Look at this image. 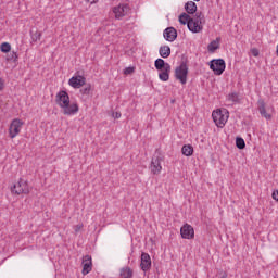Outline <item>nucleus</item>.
Here are the masks:
<instances>
[{
    "instance_id": "1",
    "label": "nucleus",
    "mask_w": 278,
    "mask_h": 278,
    "mask_svg": "<svg viewBox=\"0 0 278 278\" xmlns=\"http://www.w3.org/2000/svg\"><path fill=\"white\" fill-rule=\"evenodd\" d=\"M55 102L63 110L65 116H73L79 112V105L77 103H71V96L65 90L56 93Z\"/></svg>"
},
{
    "instance_id": "2",
    "label": "nucleus",
    "mask_w": 278,
    "mask_h": 278,
    "mask_svg": "<svg viewBox=\"0 0 278 278\" xmlns=\"http://www.w3.org/2000/svg\"><path fill=\"white\" fill-rule=\"evenodd\" d=\"M212 118L216 127L223 129V127H225L227 121L229 119V111L217 109L216 111H213Z\"/></svg>"
},
{
    "instance_id": "3",
    "label": "nucleus",
    "mask_w": 278,
    "mask_h": 278,
    "mask_svg": "<svg viewBox=\"0 0 278 278\" xmlns=\"http://www.w3.org/2000/svg\"><path fill=\"white\" fill-rule=\"evenodd\" d=\"M175 77L180 84L186 85L188 83V63L182 61L175 70Z\"/></svg>"
},
{
    "instance_id": "4",
    "label": "nucleus",
    "mask_w": 278,
    "mask_h": 278,
    "mask_svg": "<svg viewBox=\"0 0 278 278\" xmlns=\"http://www.w3.org/2000/svg\"><path fill=\"white\" fill-rule=\"evenodd\" d=\"M11 192L13 194H29V184L27 180L20 178L17 184L11 187Z\"/></svg>"
},
{
    "instance_id": "5",
    "label": "nucleus",
    "mask_w": 278,
    "mask_h": 278,
    "mask_svg": "<svg viewBox=\"0 0 278 278\" xmlns=\"http://www.w3.org/2000/svg\"><path fill=\"white\" fill-rule=\"evenodd\" d=\"M164 161V157L162 156V154H160L159 152H156L151 161V173L153 175H160V173H162V162Z\"/></svg>"
},
{
    "instance_id": "6",
    "label": "nucleus",
    "mask_w": 278,
    "mask_h": 278,
    "mask_svg": "<svg viewBox=\"0 0 278 278\" xmlns=\"http://www.w3.org/2000/svg\"><path fill=\"white\" fill-rule=\"evenodd\" d=\"M210 68L214 72L215 75H222L225 73V68L227 65L225 64V60L223 59H213L210 61Z\"/></svg>"
},
{
    "instance_id": "7",
    "label": "nucleus",
    "mask_w": 278,
    "mask_h": 278,
    "mask_svg": "<svg viewBox=\"0 0 278 278\" xmlns=\"http://www.w3.org/2000/svg\"><path fill=\"white\" fill-rule=\"evenodd\" d=\"M23 127V122L18 118L12 121L9 128L10 138H16L21 134V129Z\"/></svg>"
},
{
    "instance_id": "8",
    "label": "nucleus",
    "mask_w": 278,
    "mask_h": 278,
    "mask_svg": "<svg viewBox=\"0 0 278 278\" xmlns=\"http://www.w3.org/2000/svg\"><path fill=\"white\" fill-rule=\"evenodd\" d=\"M152 262L151 255L149 253L142 252L141 253V261H140V268L143 273H149L151 270Z\"/></svg>"
},
{
    "instance_id": "9",
    "label": "nucleus",
    "mask_w": 278,
    "mask_h": 278,
    "mask_svg": "<svg viewBox=\"0 0 278 278\" xmlns=\"http://www.w3.org/2000/svg\"><path fill=\"white\" fill-rule=\"evenodd\" d=\"M180 236L184 240H192L194 238V228L190 224H185L180 228Z\"/></svg>"
},
{
    "instance_id": "10",
    "label": "nucleus",
    "mask_w": 278,
    "mask_h": 278,
    "mask_svg": "<svg viewBox=\"0 0 278 278\" xmlns=\"http://www.w3.org/2000/svg\"><path fill=\"white\" fill-rule=\"evenodd\" d=\"M68 84L72 88H81L86 86V77L81 75L73 76L70 78Z\"/></svg>"
},
{
    "instance_id": "11",
    "label": "nucleus",
    "mask_w": 278,
    "mask_h": 278,
    "mask_svg": "<svg viewBox=\"0 0 278 278\" xmlns=\"http://www.w3.org/2000/svg\"><path fill=\"white\" fill-rule=\"evenodd\" d=\"M163 36L167 42H175V40H177V29H175V27H167L163 31Z\"/></svg>"
},
{
    "instance_id": "12",
    "label": "nucleus",
    "mask_w": 278,
    "mask_h": 278,
    "mask_svg": "<svg viewBox=\"0 0 278 278\" xmlns=\"http://www.w3.org/2000/svg\"><path fill=\"white\" fill-rule=\"evenodd\" d=\"M92 271V256L85 255L83 257V275H88Z\"/></svg>"
},
{
    "instance_id": "13",
    "label": "nucleus",
    "mask_w": 278,
    "mask_h": 278,
    "mask_svg": "<svg viewBox=\"0 0 278 278\" xmlns=\"http://www.w3.org/2000/svg\"><path fill=\"white\" fill-rule=\"evenodd\" d=\"M187 27L192 34H201V31H203V24L199 23V21H194L193 17H191Z\"/></svg>"
},
{
    "instance_id": "14",
    "label": "nucleus",
    "mask_w": 278,
    "mask_h": 278,
    "mask_svg": "<svg viewBox=\"0 0 278 278\" xmlns=\"http://www.w3.org/2000/svg\"><path fill=\"white\" fill-rule=\"evenodd\" d=\"M129 10L128 4H119L117 7L113 8V13L115 14V18H123L125 14H127V11Z\"/></svg>"
},
{
    "instance_id": "15",
    "label": "nucleus",
    "mask_w": 278,
    "mask_h": 278,
    "mask_svg": "<svg viewBox=\"0 0 278 278\" xmlns=\"http://www.w3.org/2000/svg\"><path fill=\"white\" fill-rule=\"evenodd\" d=\"M257 105H258V112L261 116H263V118H266L267 121H270V118H273V115L266 112V102H264L263 99H260L257 101Z\"/></svg>"
},
{
    "instance_id": "16",
    "label": "nucleus",
    "mask_w": 278,
    "mask_h": 278,
    "mask_svg": "<svg viewBox=\"0 0 278 278\" xmlns=\"http://www.w3.org/2000/svg\"><path fill=\"white\" fill-rule=\"evenodd\" d=\"M218 49H220V37H217L207 46L208 53H215L216 51H218Z\"/></svg>"
},
{
    "instance_id": "17",
    "label": "nucleus",
    "mask_w": 278,
    "mask_h": 278,
    "mask_svg": "<svg viewBox=\"0 0 278 278\" xmlns=\"http://www.w3.org/2000/svg\"><path fill=\"white\" fill-rule=\"evenodd\" d=\"M154 66H155L156 71H164L167 67H170V64L166 63V61H164V59H156L154 61Z\"/></svg>"
},
{
    "instance_id": "18",
    "label": "nucleus",
    "mask_w": 278,
    "mask_h": 278,
    "mask_svg": "<svg viewBox=\"0 0 278 278\" xmlns=\"http://www.w3.org/2000/svg\"><path fill=\"white\" fill-rule=\"evenodd\" d=\"M185 10L187 12V14H197V3L194 1H188L186 4H185Z\"/></svg>"
},
{
    "instance_id": "19",
    "label": "nucleus",
    "mask_w": 278,
    "mask_h": 278,
    "mask_svg": "<svg viewBox=\"0 0 278 278\" xmlns=\"http://www.w3.org/2000/svg\"><path fill=\"white\" fill-rule=\"evenodd\" d=\"M119 277L122 278H134V269L130 267H123L119 269Z\"/></svg>"
},
{
    "instance_id": "20",
    "label": "nucleus",
    "mask_w": 278,
    "mask_h": 278,
    "mask_svg": "<svg viewBox=\"0 0 278 278\" xmlns=\"http://www.w3.org/2000/svg\"><path fill=\"white\" fill-rule=\"evenodd\" d=\"M181 153L186 157H190L194 154V148L191 144H185L182 146Z\"/></svg>"
},
{
    "instance_id": "21",
    "label": "nucleus",
    "mask_w": 278,
    "mask_h": 278,
    "mask_svg": "<svg viewBox=\"0 0 278 278\" xmlns=\"http://www.w3.org/2000/svg\"><path fill=\"white\" fill-rule=\"evenodd\" d=\"M178 21L180 25H189L190 21H192V16H190L188 13H181L178 17Z\"/></svg>"
},
{
    "instance_id": "22",
    "label": "nucleus",
    "mask_w": 278,
    "mask_h": 278,
    "mask_svg": "<svg viewBox=\"0 0 278 278\" xmlns=\"http://www.w3.org/2000/svg\"><path fill=\"white\" fill-rule=\"evenodd\" d=\"M159 79H161V81H168L170 79V67L162 70V72L159 74Z\"/></svg>"
},
{
    "instance_id": "23",
    "label": "nucleus",
    "mask_w": 278,
    "mask_h": 278,
    "mask_svg": "<svg viewBox=\"0 0 278 278\" xmlns=\"http://www.w3.org/2000/svg\"><path fill=\"white\" fill-rule=\"evenodd\" d=\"M159 53L161 55V58H170V47L169 46H162L160 49H159Z\"/></svg>"
},
{
    "instance_id": "24",
    "label": "nucleus",
    "mask_w": 278,
    "mask_h": 278,
    "mask_svg": "<svg viewBox=\"0 0 278 278\" xmlns=\"http://www.w3.org/2000/svg\"><path fill=\"white\" fill-rule=\"evenodd\" d=\"M227 101H230L231 103H240V93L238 92H231L227 96Z\"/></svg>"
},
{
    "instance_id": "25",
    "label": "nucleus",
    "mask_w": 278,
    "mask_h": 278,
    "mask_svg": "<svg viewBox=\"0 0 278 278\" xmlns=\"http://www.w3.org/2000/svg\"><path fill=\"white\" fill-rule=\"evenodd\" d=\"M30 37H31L33 42H38V40H40V38H42V33H40L38 30L30 29Z\"/></svg>"
},
{
    "instance_id": "26",
    "label": "nucleus",
    "mask_w": 278,
    "mask_h": 278,
    "mask_svg": "<svg viewBox=\"0 0 278 278\" xmlns=\"http://www.w3.org/2000/svg\"><path fill=\"white\" fill-rule=\"evenodd\" d=\"M192 18L193 21H198L200 25H205V15H203V12H195V16Z\"/></svg>"
},
{
    "instance_id": "27",
    "label": "nucleus",
    "mask_w": 278,
    "mask_h": 278,
    "mask_svg": "<svg viewBox=\"0 0 278 278\" xmlns=\"http://www.w3.org/2000/svg\"><path fill=\"white\" fill-rule=\"evenodd\" d=\"M236 147H237V149H240V150L245 149L247 142H244L242 137H237L236 138Z\"/></svg>"
},
{
    "instance_id": "28",
    "label": "nucleus",
    "mask_w": 278,
    "mask_h": 278,
    "mask_svg": "<svg viewBox=\"0 0 278 278\" xmlns=\"http://www.w3.org/2000/svg\"><path fill=\"white\" fill-rule=\"evenodd\" d=\"M0 50L2 53H10V51H12V46L9 42H3L0 46Z\"/></svg>"
},
{
    "instance_id": "29",
    "label": "nucleus",
    "mask_w": 278,
    "mask_h": 278,
    "mask_svg": "<svg viewBox=\"0 0 278 278\" xmlns=\"http://www.w3.org/2000/svg\"><path fill=\"white\" fill-rule=\"evenodd\" d=\"M90 92H92V85L88 84L86 85L84 88L80 89V94H90Z\"/></svg>"
},
{
    "instance_id": "30",
    "label": "nucleus",
    "mask_w": 278,
    "mask_h": 278,
    "mask_svg": "<svg viewBox=\"0 0 278 278\" xmlns=\"http://www.w3.org/2000/svg\"><path fill=\"white\" fill-rule=\"evenodd\" d=\"M7 60L9 62H16V60H18V54H16V52H12L8 55Z\"/></svg>"
},
{
    "instance_id": "31",
    "label": "nucleus",
    "mask_w": 278,
    "mask_h": 278,
    "mask_svg": "<svg viewBox=\"0 0 278 278\" xmlns=\"http://www.w3.org/2000/svg\"><path fill=\"white\" fill-rule=\"evenodd\" d=\"M134 71H136V68H134V67H126L124 70V75H131L134 73Z\"/></svg>"
},
{
    "instance_id": "32",
    "label": "nucleus",
    "mask_w": 278,
    "mask_h": 278,
    "mask_svg": "<svg viewBox=\"0 0 278 278\" xmlns=\"http://www.w3.org/2000/svg\"><path fill=\"white\" fill-rule=\"evenodd\" d=\"M251 53L254 58H257L260 55V50H257V48H252Z\"/></svg>"
},
{
    "instance_id": "33",
    "label": "nucleus",
    "mask_w": 278,
    "mask_h": 278,
    "mask_svg": "<svg viewBox=\"0 0 278 278\" xmlns=\"http://www.w3.org/2000/svg\"><path fill=\"white\" fill-rule=\"evenodd\" d=\"M271 197H273L274 201L278 202V190H274L271 193Z\"/></svg>"
},
{
    "instance_id": "34",
    "label": "nucleus",
    "mask_w": 278,
    "mask_h": 278,
    "mask_svg": "<svg viewBox=\"0 0 278 278\" xmlns=\"http://www.w3.org/2000/svg\"><path fill=\"white\" fill-rule=\"evenodd\" d=\"M5 88V84L3 83V79L0 78V92Z\"/></svg>"
},
{
    "instance_id": "35",
    "label": "nucleus",
    "mask_w": 278,
    "mask_h": 278,
    "mask_svg": "<svg viewBox=\"0 0 278 278\" xmlns=\"http://www.w3.org/2000/svg\"><path fill=\"white\" fill-rule=\"evenodd\" d=\"M122 114L121 112L113 113V118H121Z\"/></svg>"
},
{
    "instance_id": "36",
    "label": "nucleus",
    "mask_w": 278,
    "mask_h": 278,
    "mask_svg": "<svg viewBox=\"0 0 278 278\" xmlns=\"http://www.w3.org/2000/svg\"><path fill=\"white\" fill-rule=\"evenodd\" d=\"M99 0H88L89 3H97Z\"/></svg>"
},
{
    "instance_id": "37",
    "label": "nucleus",
    "mask_w": 278,
    "mask_h": 278,
    "mask_svg": "<svg viewBox=\"0 0 278 278\" xmlns=\"http://www.w3.org/2000/svg\"><path fill=\"white\" fill-rule=\"evenodd\" d=\"M220 278H227V274H224Z\"/></svg>"
},
{
    "instance_id": "38",
    "label": "nucleus",
    "mask_w": 278,
    "mask_h": 278,
    "mask_svg": "<svg viewBox=\"0 0 278 278\" xmlns=\"http://www.w3.org/2000/svg\"><path fill=\"white\" fill-rule=\"evenodd\" d=\"M193 1H201V0H193Z\"/></svg>"
}]
</instances>
